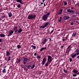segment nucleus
Here are the masks:
<instances>
[{
  "label": "nucleus",
  "mask_w": 79,
  "mask_h": 79,
  "mask_svg": "<svg viewBox=\"0 0 79 79\" xmlns=\"http://www.w3.org/2000/svg\"><path fill=\"white\" fill-rule=\"evenodd\" d=\"M50 14V12H48L46 14L44 15L42 17V18L44 21H47V19H48V16Z\"/></svg>",
  "instance_id": "1"
},
{
  "label": "nucleus",
  "mask_w": 79,
  "mask_h": 79,
  "mask_svg": "<svg viewBox=\"0 0 79 79\" xmlns=\"http://www.w3.org/2000/svg\"><path fill=\"white\" fill-rule=\"evenodd\" d=\"M36 17V15H29L28 17V19H34Z\"/></svg>",
  "instance_id": "2"
},
{
  "label": "nucleus",
  "mask_w": 79,
  "mask_h": 79,
  "mask_svg": "<svg viewBox=\"0 0 79 79\" xmlns=\"http://www.w3.org/2000/svg\"><path fill=\"white\" fill-rule=\"evenodd\" d=\"M52 57L51 56L48 55V63H49V64H50L51 63H52Z\"/></svg>",
  "instance_id": "3"
},
{
  "label": "nucleus",
  "mask_w": 79,
  "mask_h": 79,
  "mask_svg": "<svg viewBox=\"0 0 79 79\" xmlns=\"http://www.w3.org/2000/svg\"><path fill=\"white\" fill-rule=\"evenodd\" d=\"M74 9V7H71V9H67V12H68V13H73L74 11V10H73Z\"/></svg>",
  "instance_id": "4"
},
{
  "label": "nucleus",
  "mask_w": 79,
  "mask_h": 79,
  "mask_svg": "<svg viewBox=\"0 0 79 79\" xmlns=\"http://www.w3.org/2000/svg\"><path fill=\"white\" fill-rule=\"evenodd\" d=\"M47 42V38H45L44 39L41 43V44H42V45H44L45 44V43Z\"/></svg>",
  "instance_id": "5"
},
{
  "label": "nucleus",
  "mask_w": 79,
  "mask_h": 79,
  "mask_svg": "<svg viewBox=\"0 0 79 79\" xmlns=\"http://www.w3.org/2000/svg\"><path fill=\"white\" fill-rule=\"evenodd\" d=\"M13 31H14V33H18V27L16 26L13 28Z\"/></svg>",
  "instance_id": "6"
},
{
  "label": "nucleus",
  "mask_w": 79,
  "mask_h": 79,
  "mask_svg": "<svg viewBox=\"0 0 79 79\" xmlns=\"http://www.w3.org/2000/svg\"><path fill=\"white\" fill-rule=\"evenodd\" d=\"M0 17L2 19H3L4 18H6V15L4 13H1V15H0Z\"/></svg>",
  "instance_id": "7"
},
{
  "label": "nucleus",
  "mask_w": 79,
  "mask_h": 79,
  "mask_svg": "<svg viewBox=\"0 0 79 79\" xmlns=\"http://www.w3.org/2000/svg\"><path fill=\"white\" fill-rule=\"evenodd\" d=\"M11 54V51H10L9 50H7L6 51V56H9V55H10Z\"/></svg>",
  "instance_id": "8"
},
{
  "label": "nucleus",
  "mask_w": 79,
  "mask_h": 79,
  "mask_svg": "<svg viewBox=\"0 0 79 79\" xmlns=\"http://www.w3.org/2000/svg\"><path fill=\"white\" fill-rule=\"evenodd\" d=\"M14 32V31L13 30L10 31L8 35V37H10V36H11V35H12V34H13Z\"/></svg>",
  "instance_id": "9"
},
{
  "label": "nucleus",
  "mask_w": 79,
  "mask_h": 79,
  "mask_svg": "<svg viewBox=\"0 0 79 79\" xmlns=\"http://www.w3.org/2000/svg\"><path fill=\"white\" fill-rule=\"evenodd\" d=\"M17 2L20 3L21 5H23L24 2L22 1V0H16Z\"/></svg>",
  "instance_id": "10"
},
{
  "label": "nucleus",
  "mask_w": 79,
  "mask_h": 79,
  "mask_svg": "<svg viewBox=\"0 0 79 79\" xmlns=\"http://www.w3.org/2000/svg\"><path fill=\"white\" fill-rule=\"evenodd\" d=\"M63 18L64 20H67V19H69V18H70V17L68 16H64Z\"/></svg>",
  "instance_id": "11"
},
{
  "label": "nucleus",
  "mask_w": 79,
  "mask_h": 79,
  "mask_svg": "<svg viewBox=\"0 0 79 79\" xmlns=\"http://www.w3.org/2000/svg\"><path fill=\"white\" fill-rule=\"evenodd\" d=\"M76 54H75L74 55V54L73 53L71 54V55H70V56L72 57V58H75V57H76Z\"/></svg>",
  "instance_id": "12"
},
{
  "label": "nucleus",
  "mask_w": 79,
  "mask_h": 79,
  "mask_svg": "<svg viewBox=\"0 0 79 79\" xmlns=\"http://www.w3.org/2000/svg\"><path fill=\"white\" fill-rule=\"evenodd\" d=\"M48 24H49V22H47V23H45V24L44 25V28L46 27H47V26H48Z\"/></svg>",
  "instance_id": "13"
},
{
  "label": "nucleus",
  "mask_w": 79,
  "mask_h": 79,
  "mask_svg": "<svg viewBox=\"0 0 79 79\" xmlns=\"http://www.w3.org/2000/svg\"><path fill=\"white\" fill-rule=\"evenodd\" d=\"M73 73H76V74H77V73L78 72V71H77L76 70H75V69H73Z\"/></svg>",
  "instance_id": "14"
},
{
  "label": "nucleus",
  "mask_w": 79,
  "mask_h": 79,
  "mask_svg": "<svg viewBox=\"0 0 79 79\" xmlns=\"http://www.w3.org/2000/svg\"><path fill=\"white\" fill-rule=\"evenodd\" d=\"M23 31V30L21 29V28H20L18 30L17 33H21V32Z\"/></svg>",
  "instance_id": "15"
},
{
  "label": "nucleus",
  "mask_w": 79,
  "mask_h": 79,
  "mask_svg": "<svg viewBox=\"0 0 79 79\" xmlns=\"http://www.w3.org/2000/svg\"><path fill=\"white\" fill-rule=\"evenodd\" d=\"M31 47L33 48L32 49H33V50H35V49H36V46H35L32 45L31 46Z\"/></svg>",
  "instance_id": "16"
},
{
  "label": "nucleus",
  "mask_w": 79,
  "mask_h": 79,
  "mask_svg": "<svg viewBox=\"0 0 79 79\" xmlns=\"http://www.w3.org/2000/svg\"><path fill=\"white\" fill-rule=\"evenodd\" d=\"M76 32H74L73 33L72 38H73L74 37H75L76 36Z\"/></svg>",
  "instance_id": "17"
},
{
  "label": "nucleus",
  "mask_w": 79,
  "mask_h": 79,
  "mask_svg": "<svg viewBox=\"0 0 79 79\" xmlns=\"http://www.w3.org/2000/svg\"><path fill=\"white\" fill-rule=\"evenodd\" d=\"M0 36H1V37H5V35L3 34V33H2L0 34Z\"/></svg>",
  "instance_id": "18"
},
{
  "label": "nucleus",
  "mask_w": 79,
  "mask_h": 79,
  "mask_svg": "<svg viewBox=\"0 0 79 79\" xmlns=\"http://www.w3.org/2000/svg\"><path fill=\"white\" fill-rule=\"evenodd\" d=\"M50 64V63L48 62H47L46 64H45V67H47V66H48V65H49Z\"/></svg>",
  "instance_id": "19"
},
{
  "label": "nucleus",
  "mask_w": 79,
  "mask_h": 79,
  "mask_svg": "<svg viewBox=\"0 0 79 79\" xmlns=\"http://www.w3.org/2000/svg\"><path fill=\"white\" fill-rule=\"evenodd\" d=\"M32 66H31V65H28L27 66V68L28 69H30V68H31Z\"/></svg>",
  "instance_id": "20"
},
{
  "label": "nucleus",
  "mask_w": 79,
  "mask_h": 79,
  "mask_svg": "<svg viewBox=\"0 0 79 79\" xmlns=\"http://www.w3.org/2000/svg\"><path fill=\"white\" fill-rule=\"evenodd\" d=\"M17 48L18 49H19V48H21V46L19 45H17Z\"/></svg>",
  "instance_id": "21"
},
{
  "label": "nucleus",
  "mask_w": 79,
  "mask_h": 79,
  "mask_svg": "<svg viewBox=\"0 0 79 79\" xmlns=\"http://www.w3.org/2000/svg\"><path fill=\"white\" fill-rule=\"evenodd\" d=\"M23 60L24 61L26 62V61H28V60L26 58H24L23 59Z\"/></svg>",
  "instance_id": "22"
},
{
  "label": "nucleus",
  "mask_w": 79,
  "mask_h": 79,
  "mask_svg": "<svg viewBox=\"0 0 79 79\" xmlns=\"http://www.w3.org/2000/svg\"><path fill=\"white\" fill-rule=\"evenodd\" d=\"M47 59L46 58H43V61H44V62H45V61H47Z\"/></svg>",
  "instance_id": "23"
},
{
  "label": "nucleus",
  "mask_w": 79,
  "mask_h": 79,
  "mask_svg": "<svg viewBox=\"0 0 79 79\" xmlns=\"http://www.w3.org/2000/svg\"><path fill=\"white\" fill-rule=\"evenodd\" d=\"M2 72L3 73H6V69H3L2 71Z\"/></svg>",
  "instance_id": "24"
},
{
  "label": "nucleus",
  "mask_w": 79,
  "mask_h": 79,
  "mask_svg": "<svg viewBox=\"0 0 79 79\" xmlns=\"http://www.w3.org/2000/svg\"><path fill=\"white\" fill-rule=\"evenodd\" d=\"M37 58H38V60H40V58L41 57L39 56H36Z\"/></svg>",
  "instance_id": "25"
},
{
  "label": "nucleus",
  "mask_w": 79,
  "mask_h": 79,
  "mask_svg": "<svg viewBox=\"0 0 79 79\" xmlns=\"http://www.w3.org/2000/svg\"><path fill=\"white\" fill-rule=\"evenodd\" d=\"M12 16V14L10 12L9 14V17H11Z\"/></svg>",
  "instance_id": "26"
},
{
  "label": "nucleus",
  "mask_w": 79,
  "mask_h": 79,
  "mask_svg": "<svg viewBox=\"0 0 79 79\" xmlns=\"http://www.w3.org/2000/svg\"><path fill=\"white\" fill-rule=\"evenodd\" d=\"M10 59H11V56H9L8 57V60H7V61H10Z\"/></svg>",
  "instance_id": "27"
},
{
  "label": "nucleus",
  "mask_w": 79,
  "mask_h": 79,
  "mask_svg": "<svg viewBox=\"0 0 79 79\" xmlns=\"http://www.w3.org/2000/svg\"><path fill=\"white\" fill-rule=\"evenodd\" d=\"M31 69H34V67H35V64H33L32 66L31 67Z\"/></svg>",
  "instance_id": "28"
},
{
  "label": "nucleus",
  "mask_w": 79,
  "mask_h": 79,
  "mask_svg": "<svg viewBox=\"0 0 79 79\" xmlns=\"http://www.w3.org/2000/svg\"><path fill=\"white\" fill-rule=\"evenodd\" d=\"M75 52L76 53H78L79 52V49H77L76 50Z\"/></svg>",
  "instance_id": "29"
},
{
  "label": "nucleus",
  "mask_w": 79,
  "mask_h": 79,
  "mask_svg": "<svg viewBox=\"0 0 79 79\" xmlns=\"http://www.w3.org/2000/svg\"><path fill=\"white\" fill-rule=\"evenodd\" d=\"M72 45H73V46H76L77 44H76V43H72Z\"/></svg>",
  "instance_id": "30"
},
{
  "label": "nucleus",
  "mask_w": 79,
  "mask_h": 79,
  "mask_svg": "<svg viewBox=\"0 0 79 79\" xmlns=\"http://www.w3.org/2000/svg\"><path fill=\"white\" fill-rule=\"evenodd\" d=\"M65 73H68V71H66L64 69H63Z\"/></svg>",
  "instance_id": "31"
},
{
  "label": "nucleus",
  "mask_w": 79,
  "mask_h": 79,
  "mask_svg": "<svg viewBox=\"0 0 79 79\" xmlns=\"http://www.w3.org/2000/svg\"><path fill=\"white\" fill-rule=\"evenodd\" d=\"M41 63L42 65H44V64H45V62H44V61H43Z\"/></svg>",
  "instance_id": "32"
},
{
  "label": "nucleus",
  "mask_w": 79,
  "mask_h": 79,
  "mask_svg": "<svg viewBox=\"0 0 79 79\" xmlns=\"http://www.w3.org/2000/svg\"><path fill=\"white\" fill-rule=\"evenodd\" d=\"M40 29H42V28H45V27H44V26H40Z\"/></svg>",
  "instance_id": "33"
},
{
  "label": "nucleus",
  "mask_w": 79,
  "mask_h": 79,
  "mask_svg": "<svg viewBox=\"0 0 79 79\" xmlns=\"http://www.w3.org/2000/svg\"><path fill=\"white\" fill-rule=\"evenodd\" d=\"M67 39L66 38H65V39H64V38L62 40H63V42H64L66 40H67Z\"/></svg>",
  "instance_id": "34"
},
{
  "label": "nucleus",
  "mask_w": 79,
  "mask_h": 79,
  "mask_svg": "<svg viewBox=\"0 0 79 79\" xmlns=\"http://www.w3.org/2000/svg\"><path fill=\"white\" fill-rule=\"evenodd\" d=\"M21 60L19 59L17 61V63H20V62H21Z\"/></svg>",
  "instance_id": "35"
},
{
  "label": "nucleus",
  "mask_w": 79,
  "mask_h": 79,
  "mask_svg": "<svg viewBox=\"0 0 79 79\" xmlns=\"http://www.w3.org/2000/svg\"><path fill=\"white\" fill-rule=\"evenodd\" d=\"M77 76V75L76 74H73V77H76Z\"/></svg>",
  "instance_id": "36"
},
{
  "label": "nucleus",
  "mask_w": 79,
  "mask_h": 79,
  "mask_svg": "<svg viewBox=\"0 0 79 79\" xmlns=\"http://www.w3.org/2000/svg\"><path fill=\"white\" fill-rule=\"evenodd\" d=\"M23 64H24V65H26V63H27L26 62L23 61Z\"/></svg>",
  "instance_id": "37"
},
{
  "label": "nucleus",
  "mask_w": 79,
  "mask_h": 79,
  "mask_svg": "<svg viewBox=\"0 0 79 79\" xmlns=\"http://www.w3.org/2000/svg\"><path fill=\"white\" fill-rule=\"evenodd\" d=\"M17 7L18 8H21V5H20L19 4H18V5L17 6Z\"/></svg>",
  "instance_id": "38"
},
{
  "label": "nucleus",
  "mask_w": 79,
  "mask_h": 79,
  "mask_svg": "<svg viewBox=\"0 0 79 79\" xmlns=\"http://www.w3.org/2000/svg\"><path fill=\"white\" fill-rule=\"evenodd\" d=\"M46 2H44V6H46V5H47V2L46 3Z\"/></svg>",
  "instance_id": "39"
},
{
  "label": "nucleus",
  "mask_w": 79,
  "mask_h": 79,
  "mask_svg": "<svg viewBox=\"0 0 79 79\" xmlns=\"http://www.w3.org/2000/svg\"><path fill=\"white\" fill-rule=\"evenodd\" d=\"M67 5V3L66 1H65L64 2V5H65V6H66Z\"/></svg>",
  "instance_id": "40"
},
{
  "label": "nucleus",
  "mask_w": 79,
  "mask_h": 79,
  "mask_svg": "<svg viewBox=\"0 0 79 79\" xmlns=\"http://www.w3.org/2000/svg\"><path fill=\"white\" fill-rule=\"evenodd\" d=\"M71 26H73V25H74V23H73V22L71 23Z\"/></svg>",
  "instance_id": "41"
},
{
  "label": "nucleus",
  "mask_w": 79,
  "mask_h": 79,
  "mask_svg": "<svg viewBox=\"0 0 79 79\" xmlns=\"http://www.w3.org/2000/svg\"><path fill=\"white\" fill-rule=\"evenodd\" d=\"M69 34H68L67 36L66 37V38L67 39L68 38V37H69Z\"/></svg>",
  "instance_id": "42"
},
{
  "label": "nucleus",
  "mask_w": 79,
  "mask_h": 79,
  "mask_svg": "<svg viewBox=\"0 0 79 79\" xmlns=\"http://www.w3.org/2000/svg\"><path fill=\"white\" fill-rule=\"evenodd\" d=\"M63 9H60V12H61V13H62L63 12Z\"/></svg>",
  "instance_id": "43"
},
{
  "label": "nucleus",
  "mask_w": 79,
  "mask_h": 79,
  "mask_svg": "<svg viewBox=\"0 0 79 79\" xmlns=\"http://www.w3.org/2000/svg\"><path fill=\"white\" fill-rule=\"evenodd\" d=\"M71 45H69V46L68 48H67V50H68V49L69 48H70V47H71Z\"/></svg>",
  "instance_id": "44"
},
{
  "label": "nucleus",
  "mask_w": 79,
  "mask_h": 79,
  "mask_svg": "<svg viewBox=\"0 0 79 79\" xmlns=\"http://www.w3.org/2000/svg\"><path fill=\"white\" fill-rule=\"evenodd\" d=\"M75 55L76 56L79 55V52H77V53H75Z\"/></svg>",
  "instance_id": "45"
},
{
  "label": "nucleus",
  "mask_w": 79,
  "mask_h": 79,
  "mask_svg": "<svg viewBox=\"0 0 79 79\" xmlns=\"http://www.w3.org/2000/svg\"><path fill=\"white\" fill-rule=\"evenodd\" d=\"M44 50H46L47 49V47L42 48Z\"/></svg>",
  "instance_id": "46"
},
{
  "label": "nucleus",
  "mask_w": 79,
  "mask_h": 79,
  "mask_svg": "<svg viewBox=\"0 0 79 79\" xmlns=\"http://www.w3.org/2000/svg\"><path fill=\"white\" fill-rule=\"evenodd\" d=\"M53 31H54V29H53L52 30V31H51V33H50V34H52V32H53Z\"/></svg>",
  "instance_id": "47"
},
{
  "label": "nucleus",
  "mask_w": 79,
  "mask_h": 79,
  "mask_svg": "<svg viewBox=\"0 0 79 79\" xmlns=\"http://www.w3.org/2000/svg\"><path fill=\"white\" fill-rule=\"evenodd\" d=\"M73 60L72 59V58H70L69 59V61L70 62H71V61H72Z\"/></svg>",
  "instance_id": "48"
},
{
  "label": "nucleus",
  "mask_w": 79,
  "mask_h": 79,
  "mask_svg": "<svg viewBox=\"0 0 79 79\" xmlns=\"http://www.w3.org/2000/svg\"><path fill=\"white\" fill-rule=\"evenodd\" d=\"M44 50V49H43V48H42L40 50V52H42V51Z\"/></svg>",
  "instance_id": "49"
},
{
  "label": "nucleus",
  "mask_w": 79,
  "mask_h": 79,
  "mask_svg": "<svg viewBox=\"0 0 79 79\" xmlns=\"http://www.w3.org/2000/svg\"><path fill=\"white\" fill-rule=\"evenodd\" d=\"M58 14L59 15H61V14H62V13L60 12H58Z\"/></svg>",
  "instance_id": "50"
},
{
  "label": "nucleus",
  "mask_w": 79,
  "mask_h": 79,
  "mask_svg": "<svg viewBox=\"0 0 79 79\" xmlns=\"http://www.w3.org/2000/svg\"><path fill=\"white\" fill-rule=\"evenodd\" d=\"M48 39H49V41L51 42L52 41V39L51 38H48Z\"/></svg>",
  "instance_id": "51"
},
{
  "label": "nucleus",
  "mask_w": 79,
  "mask_h": 79,
  "mask_svg": "<svg viewBox=\"0 0 79 79\" xmlns=\"http://www.w3.org/2000/svg\"><path fill=\"white\" fill-rule=\"evenodd\" d=\"M34 56H37V53H35L34 54Z\"/></svg>",
  "instance_id": "52"
},
{
  "label": "nucleus",
  "mask_w": 79,
  "mask_h": 79,
  "mask_svg": "<svg viewBox=\"0 0 79 79\" xmlns=\"http://www.w3.org/2000/svg\"><path fill=\"white\" fill-rule=\"evenodd\" d=\"M75 16H76V15H73L72 16L73 18H75Z\"/></svg>",
  "instance_id": "53"
},
{
  "label": "nucleus",
  "mask_w": 79,
  "mask_h": 79,
  "mask_svg": "<svg viewBox=\"0 0 79 79\" xmlns=\"http://www.w3.org/2000/svg\"><path fill=\"white\" fill-rule=\"evenodd\" d=\"M61 19H60L58 21V22H59V23H61Z\"/></svg>",
  "instance_id": "54"
},
{
  "label": "nucleus",
  "mask_w": 79,
  "mask_h": 79,
  "mask_svg": "<svg viewBox=\"0 0 79 79\" xmlns=\"http://www.w3.org/2000/svg\"><path fill=\"white\" fill-rule=\"evenodd\" d=\"M2 42V39L0 38V42Z\"/></svg>",
  "instance_id": "55"
},
{
  "label": "nucleus",
  "mask_w": 79,
  "mask_h": 79,
  "mask_svg": "<svg viewBox=\"0 0 79 79\" xmlns=\"http://www.w3.org/2000/svg\"><path fill=\"white\" fill-rule=\"evenodd\" d=\"M24 71H27V69H26V68H24Z\"/></svg>",
  "instance_id": "56"
},
{
  "label": "nucleus",
  "mask_w": 79,
  "mask_h": 79,
  "mask_svg": "<svg viewBox=\"0 0 79 79\" xmlns=\"http://www.w3.org/2000/svg\"><path fill=\"white\" fill-rule=\"evenodd\" d=\"M3 67L4 68H6V66H3Z\"/></svg>",
  "instance_id": "57"
},
{
  "label": "nucleus",
  "mask_w": 79,
  "mask_h": 79,
  "mask_svg": "<svg viewBox=\"0 0 79 79\" xmlns=\"http://www.w3.org/2000/svg\"><path fill=\"white\" fill-rule=\"evenodd\" d=\"M63 47H64V46H61V48H63Z\"/></svg>",
  "instance_id": "58"
},
{
  "label": "nucleus",
  "mask_w": 79,
  "mask_h": 79,
  "mask_svg": "<svg viewBox=\"0 0 79 79\" xmlns=\"http://www.w3.org/2000/svg\"><path fill=\"white\" fill-rule=\"evenodd\" d=\"M44 2H41V5H43V4H44Z\"/></svg>",
  "instance_id": "59"
},
{
  "label": "nucleus",
  "mask_w": 79,
  "mask_h": 79,
  "mask_svg": "<svg viewBox=\"0 0 79 79\" xmlns=\"http://www.w3.org/2000/svg\"><path fill=\"white\" fill-rule=\"evenodd\" d=\"M71 48H70L69 50V51H68V52H69V51H70V50H71Z\"/></svg>",
  "instance_id": "60"
},
{
  "label": "nucleus",
  "mask_w": 79,
  "mask_h": 79,
  "mask_svg": "<svg viewBox=\"0 0 79 79\" xmlns=\"http://www.w3.org/2000/svg\"><path fill=\"white\" fill-rule=\"evenodd\" d=\"M2 18H0V21H2Z\"/></svg>",
  "instance_id": "61"
},
{
  "label": "nucleus",
  "mask_w": 79,
  "mask_h": 79,
  "mask_svg": "<svg viewBox=\"0 0 79 79\" xmlns=\"http://www.w3.org/2000/svg\"><path fill=\"white\" fill-rule=\"evenodd\" d=\"M43 3H44V1H45V0H43Z\"/></svg>",
  "instance_id": "62"
},
{
  "label": "nucleus",
  "mask_w": 79,
  "mask_h": 79,
  "mask_svg": "<svg viewBox=\"0 0 79 79\" xmlns=\"http://www.w3.org/2000/svg\"><path fill=\"white\" fill-rule=\"evenodd\" d=\"M60 19H62V17H60Z\"/></svg>",
  "instance_id": "63"
},
{
  "label": "nucleus",
  "mask_w": 79,
  "mask_h": 79,
  "mask_svg": "<svg viewBox=\"0 0 79 79\" xmlns=\"http://www.w3.org/2000/svg\"><path fill=\"white\" fill-rule=\"evenodd\" d=\"M69 52L68 51V55H69Z\"/></svg>",
  "instance_id": "64"
}]
</instances>
